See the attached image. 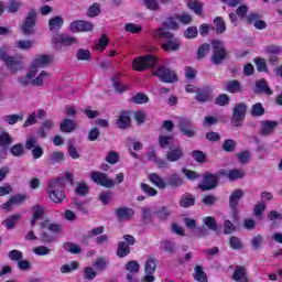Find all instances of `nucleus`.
Wrapping results in <instances>:
<instances>
[{
  "label": "nucleus",
  "mask_w": 282,
  "mask_h": 282,
  "mask_svg": "<svg viewBox=\"0 0 282 282\" xmlns=\"http://www.w3.org/2000/svg\"><path fill=\"white\" fill-rule=\"evenodd\" d=\"M229 246L232 250H242L243 249V242L239 237L231 236L229 238Z\"/></svg>",
  "instance_id": "nucleus-52"
},
{
  "label": "nucleus",
  "mask_w": 282,
  "mask_h": 282,
  "mask_svg": "<svg viewBox=\"0 0 282 282\" xmlns=\"http://www.w3.org/2000/svg\"><path fill=\"white\" fill-rule=\"evenodd\" d=\"M236 158L238 159V162H240V164H248V162H250V159L252 158V153L250 152V150H245L236 154Z\"/></svg>",
  "instance_id": "nucleus-50"
},
{
  "label": "nucleus",
  "mask_w": 282,
  "mask_h": 282,
  "mask_svg": "<svg viewBox=\"0 0 282 282\" xmlns=\"http://www.w3.org/2000/svg\"><path fill=\"white\" fill-rule=\"evenodd\" d=\"M115 215L117 217V221L122 224V221H131L135 215V210L131 207H119L115 209Z\"/></svg>",
  "instance_id": "nucleus-15"
},
{
  "label": "nucleus",
  "mask_w": 282,
  "mask_h": 282,
  "mask_svg": "<svg viewBox=\"0 0 282 282\" xmlns=\"http://www.w3.org/2000/svg\"><path fill=\"white\" fill-rule=\"evenodd\" d=\"M61 131L63 133H72L74 129H76V122L72 119H64L59 126Z\"/></svg>",
  "instance_id": "nucleus-38"
},
{
  "label": "nucleus",
  "mask_w": 282,
  "mask_h": 282,
  "mask_svg": "<svg viewBox=\"0 0 282 282\" xmlns=\"http://www.w3.org/2000/svg\"><path fill=\"white\" fill-rule=\"evenodd\" d=\"M12 142H14L12 135H10L4 129H0V151H3V156L6 155V151H8V147H10Z\"/></svg>",
  "instance_id": "nucleus-18"
},
{
  "label": "nucleus",
  "mask_w": 282,
  "mask_h": 282,
  "mask_svg": "<svg viewBox=\"0 0 282 282\" xmlns=\"http://www.w3.org/2000/svg\"><path fill=\"white\" fill-rule=\"evenodd\" d=\"M154 215H156L160 221H166V219L171 217V208H169V206L163 205L154 212Z\"/></svg>",
  "instance_id": "nucleus-29"
},
{
  "label": "nucleus",
  "mask_w": 282,
  "mask_h": 282,
  "mask_svg": "<svg viewBox=\"0 0 282 282\" xmlns=\"http://www.w3.org/2000/svg\"><path fill=\"white\" fill-rule=\"evenodd\" d=\"M164 28L166 30H180V24L175 21V18L170 17L163 22Z\"/></svg>",
  "instance_id": "nucleus-63"
},
{
  "label": "nucleus",
  "mask_w": 282,
  "mask_h": 282,
  "mask_svg": "<svg viewBox=\"0 0 282 282\" xmlns=\"http://www.w3.org/2000/svg\"><path fill=\"white\" fill-rule=\"evenodd\" d=\"M100 12H102L100 3L95 2L87 9V17H89V19H94V17H99Z\"/></svg>",
  "instance_id": "nucleus-43"
},
{
  "label": "nucleus",
  "mask_w": 282,
  "mask_h": 282,
  "mask_svg": "<svg viewBox=\"0 0 282 282\" xmlns=\"http://www.w3.org/2000/svg\"><path fill=\"white\" fill-rule=\"evenodd\" d=\"M250 246L253 252L261 250L263 246V236L261 234L253 236L250 240Z\"/></svg>",
  "instance_id": "nucleus-31"
},
{
  "label": "nucleus",
  "mask_w": 282,
  "mask_h": 282,
  "mask_svg": "<svg viewBox=\"0 0 282 282\" xmlns=\"http://www.w3.org/2000/svg\"><path fill=\"white\" fill-rule=\"evenodd\" d=\"M23 115H8L3 117V121L7 122V124H17V122H22Z\"/></svg>",
  "instance_id": "nucleus-53"
},
{
  "label": "nucleus",
  "mask_w": 282,
  "mask_h": 282,
  "mask_svg": "<svg viewBox=\"0 0 282 282\" xmlns=\"http://www.w3.org/2000/svg\"><path fill=\"white\" fill-rule=\"evenodd\" d=\"M195 100L197 102H208L210 100V90L208 88H198Z\"/></svg>",
  "instance_id": "nucleus-34"
},
{
  "label": "nucleus",
  "mask_w": 282,
  "mask_h": 282,
  "mask_svg": "<svg viewBox=\"0 0 282 282\" xmlns=\"http://www.w3.org/2000/svg\"><path fill=\"white\" fill-rule=\"evenodd\" d=\"M63 248L66 250V252H70V254H80V252H83V249L73 242H65Z\"/></svg>",
  "instance_id": "nucleus-47"
},
{
  "label": "nucleus",
  "mask_w": 282,
  "mask_h": 282,
  "mask_svg": "<svg viewBox=\"0 0 282 282\" xmlns=\"http://www.w3.org/2000/svg\"><path fill=\"white\" fill-rule=\"evenodd\" d=\"M52 64V55H36L32 65L31 70L39 74V69H43V67H47V65Z\"/></svg>",
  "instance_id": "nucleus-14"
},
{
  "label": "nucleus",
  "mask_w": 282,
  "mask_h": 282,
  "mask_svg": "<svg viewBox=\"0 0 282 282\" xmlns=\"http://www.w3.org/2000/svg\"><path fill=\"white\" fill-rule=\"evenodd\" d=\"M161 250H163V252H166L167 254H175V252H177V245L175 243V241L165 239L161 241Z\"/></svg>",
  "instance_id": "nucleus-25"
},
{
  "label": "nucleus",
  "mask_w": 282,
  "mask_h": 282,
  "mask_svg": "<svg viewBox=\"0 0 282 282\" xmlns=\"http://www.w3.org/2000/svg\"><path fill=\"white\" fill-rule=\"evenodd\" d=\"M247 111L248 106L246 102L236 104L231 115V127H241L243 120H246Z\"/></svg>",
  "instance_id": "nucleus-8"
},
{
  "label": "nucleus",
  "mask_w": 282,
  "mask_h": 282,
  "mask_svg": "<svg viewBox=\"0 0 282 282\" xmlns=\"http://www.w3.org/2000/svg\"><path fill=\"white\" fill-rule=\"evenodd\" d=\"M152 36L155 39H165V42L161 45L164 52H180L182 43L180 42V39L175 37L173 32L164 28H159L152 31Z\"/></svg>",
  "instance_id": "nucleus-1"
},
{
  "label": "nucleus",
  "mask_w": 282,
  "mask_h": 282,
  "mask_svg": "<svg viewBox=\"0 0 282 282\" xmlns=\"http://www.w3.org/2000/svg\"><path fill=\"white\" fill-rule=\"evenodd\" d=\"M70 32H91L94 23L85 20L73 21L69 25Z\"/></svg>",
  "instance_id": "nucleus-16"
},
{
  "label": "nucleus",
  "mask_w": 282,
  "mask_h": 282,
  "mask_svg": "<svg viewBox=\"0 0 282 282\" xmlns=\"http://www.w3.org/2000/svg\"><path fill=\"white\" fill-rule=\"evenodd\" d=\"M37 18L39 13L36 12V9H30L20 26L22 34L25 36H32V34L36 32L34 28H36Z\"/></svg>",
  "instance_id": "nucleus-4"
},
{
  "label": "nucleus",
  "mask_w": 282,
  "mask_h": 282,
  "mask_svg": "<svg viewBox=\"0 0 282 282\" xmlns=\"http://www.w3.org/2000/svg\"><path fill=\"white\" fill-rule=\"evenodd\" d=\"M65 192V178H53L48 182L46 193H48L50 199H56L54 193Z\"/></svg>",
  "instance_id": "nucleus-12"
},
{
  "label": "nucleus",
  "mask_w": 282,
  "mask_h": 282,
  "mask_svg": "<svg viewBox=\"0 0 282 282\" xmlns=\"http://www.w3.org/2000/svg\"><path fill=\"white\" fill-rule=\"evenodd\" d=\"M193 278L198 282H208V275L206 272H204V268L199 264L195 267Z\"/></svg>",
  "instance_id": "nucleus-30"
},
{
  "label": "nucleus",
  "mask_w": 282,
  "mask_h": 282,
  "mask_svg": "<svg viewBox=\"0 0 282 282\" xmlns=\"http://www.w3.org/2000/svg\"><path fill=\"white\" fill-rule=\"evenodd\" d=\"M226 175V171L220 170L218 173L213 174L210 172L205 173L202 184H198L199 191L206 193V191H213L219 186V180Z\"/></svg>",
  "instance_id": "nucleus-2"
},
{
  "label": "nucleus",
  "mask_w": 282,
  "mask_h": 282,
  "mask_svg": "<svg viewBox=\"0 0 282 282\" xmlns=\"http://www.w3.org/2000/svg\"><path fill=\"white\" fill-rule=\"evenodd\" d=\"M178 206H181V208H191V206H195V195L191 193L183 194L178 202Z\"/></svg>",
  "instance_id": "nucleus-24"
},
{
  "label": "nucleus",
  "mask_w": 282,
  "mask_h": 282,
  "mask_svg": "<svg viewBox=\"0 0 282 282\" xmlns=\"http://www.w3.org/2000/svg\"><path fill=\"white\" fill-rule=\"evenodd\" d=\"M204 226L208 228L209 230H213V232H219V226L217 225V219L213 216H207L203 219Z\"/></svg>",
  "instance_id": "nucleus-39"
},
{
  "label": "nucleus",
  "mask_w": 282,
  "mask_h": 282,
  "mask_svg": "<svg viewBox=\"0 0 282 282\" xmlns=\"http://www.w3.org/2000/svg\"><path fill=\"white\" fill-rule=\"evenodd\" d=\"M228 51L221 40L212 41V63L213 65H221L228 58Z\"/></svg>",
  "instance_id": "nucleus-3"
},
{
  "label": "nucleus",
  "mask_w": 282,
  "mask_h": 282,
  "mask_svg": "<svg viewBox=\"0 0 282 282\" xmlns=\"http://www.w3.org/2000/svg\"><path fill=\"white\" fill-rule=\"evenodd\" d=\"M67 153L72 160H78L80 158L78 149L72 142H68Z\"/></svg>",
  "instance_id": "nucleus-62"
},
{
  "label": "nucleus",
  "mask_w": 282,
  "mask_h": 282,
  "mask_svg": "<svg viewBox=\"0 0 282 282\" xmlns=\"http://www.w3.org/2000/svg\"><path fill=\"white\" fill-rule=\"evenodd\" d=\"M208 52H210V44L204 43L198 47L197 58H204Z\"/></svg>",
  "instance_id": "nucleus-64"
},
{
  "label": "nucleus",
  "mask_w": 282,
  "mask_h": 282,
  "mask_svg": "<svg viewBox=\"0 0 282 282\" xmlns=\"http://www.w3.org/2000/svg\"><path fill=\"white\" fill-rule=\"evenodd\" d=\"M34 45V42L30 40H19L14 43V47L18 50H22L23 52H26L28 50H32Z\"/></svg>",
  "instance_id": "nucleus-44"
},
{
  "label": "nucleus",
  "mask_w": 282,
  "mask_h": 282,
  "mask_svg": "<svg viewBox=\"0 0 282 282\" xmlns=\"http://www.w3.org/2000/svg\"><path fill=\"white\" fill-rule=\"evenodd\" d=\"M65 160V153L63 152H52L47 159L50 165L61 164Z\"/></svg>",
  "instance_id": "nucleus-40"
},
{
  "label": "nucleus",
  "mask_w": 282,
  "mask_h": 282,
  "mask_svg": "<svg viewBox=\"0 0 282 282\" xmlns=\"http://www.w3.org/2000/svg\"><path fill=\"white\" fill-rule=\"evenodd\" d=\"M78 261H73L70 264H63L59 269L62 274H69L73 270H78Z\"/></svg>",
  "instance_id": "nucleus-60"
},
{
  "label": "nucleus",
  "mask_w": 282,
  "mask_h": 282,
  "mask_svg": "<svg viewBox=\"0 0 282 282\" xmlns=\"http://www.w3.org/2000/svg\"><path fill=\"white\" fill-rule=\"evenodd\" d=\"M126 270L130 272V274H138V272H140V263L135 260H131L126 263Z\"/></svg>",
  "instance_id": "nucleus-57"
},
{
  "label": "nucleus",
  "mask_w": 282,
  "mask_h": 282,
  "mask_svg": "<svg viewBox=\"0 0 282 282\" xmlns=\"http://www.w3.org/2000/svg\"><path fill=\"white\" fill-rule=\"evenodd\" d=\"M276 121L272 120H264L260 122V135H263L264 138L268 135H272L274 133V129L278 127Z\"/></svg>",
  "instance_id": "nucleus-17"
},
{
  "label": "nucleus",
  "mask_w": 282,
  "mask_h": 282,
  "mask_svg": "<svg viewBox=\"0 0 282 282\" xmlns=\"http://www.w3.org/2000/svg\"><path fill=\"white\" fill-rule=\"evenodd\" d=\"M153 76H156L161 83H170L171 85L180 80L175 70L166 66H159L155 70H153Z\"/></svg>",
  "instance_id": "nucleus-7"
},
{
  "label": "nucleus",
  "mask_w": 282,
  "mask_h": 282,
  "mask_svg": "<svg viewBox=\"0 0 282 282\" xmlns=\"http://www.w3.org/2000/svg\"><path fill=\"white\" fill-rule=\"evenodd\" d=\"M52 127H54V123L52 122V120L50 119L44 120V122L42 123V127L37 131V135L40 138H45L47 133L52 131Z\"/></svg>",
  "instance_id": "nucleus-37"
},
{
  "label": "nucleus",
  "mask_w": 282,
  "mask_h": 282,
  "mask_svg": "<svg viewBox=\"0 0 282 282\" xmlns=\"http://www.w3.org/2000/svg\"><path fill=\"white\" fill-rule=\"evenodd\" d=\"M90 180L95 182V184L104 186V188H113V186H116V181L109 178L105 172L93 171L90 173Z\"/></svg>",
  "instance_id": "nucleus-10"
},
{
  "label": "nucleus",
  "mask_w": 282,
  "mask_h": 282,
  "mask_svg": "<svg viewBox=\"0 0 282 282\" xmlns=\"http://www.w3.org/2000/svg\"><path fill=\"white\" fill-rule=\"evenodd\" d=\"M118 129H129L131 127V113L129 111H122L116 121Z\"/></svg>",
  "instance_id": "nucleus-19"
},
{
  "label": "nucleus",
  "mask_w": 282,
  "mask_h": 282,
  "mask_svg": "<svg viewBox=\"0 0 282 282\" xmlns=\"http://www.w3.org/2000/svg\"><path fill=\"white\" fill-rule=\"evenodd\" d=\"M32 217H34V219H43V217L45 216V206L34 205L32 207Z\"/></svg>",
  "instance_id": "nucleus-48"
},
{
  "label": "nucleus",
  "mask_w": 282,
  "mask_h": 282,
  "mask_svg": "<svg viewBox=\"0 0 282 282\" xmlns=\"http://www.w3.org/2000/svg\"><path fill=\"white\" fill-rule=\"evenodd\" d=\"M165 158L167 162H177L178 160H182V158H184V150H182L181 147L172 149L166 153Z\"/></svg>",
  "instance_id": "nucleus-23"
},
{
  "label": "nucleus",
  "mask_w": 282,
  "mask_h": 282,
  "mask_svg": "<svg viewBox=\"0 0 282 282\" xmlns=\"http://www.w3.org/2000/svg\"><path fill=\"white\" fill-rule=\"evenodd\" d=\"M246 176V172L241 170H231L229 172H225L224 177H228L230 182H236V180H243Z\"/></svg>",
  "instance_id": "nucleus-35"
},
{
  "label": "nucleus",
  "mask_w": 282,
  "mask_h": 282,
  "mask_svg": "<svg viewBox=\"0 0 282 282\" xmlns=\"http://www.w3.org/2000/svg\"><path fill=\"white\" fill-rule=\"evenodd\" d=\"M237 149V141L232 139H227L223 143V150L226 151L227 153H232Z\"/></svg>",
  "instance_id": "nucleus-59"
},
{
  "label": "nucleus",
  "mask_w": 282,
  "mask_h": 282,
  "mask_svg": "<svg viewBox=\"0 0 282 282\" xmlns=\"http://www.w3.org/2000/svg\"><path fill=\"white\" fill-rule=\"evenodd\" d=\"M246 195V192L243 189L238 188L231 192L229 195V208L232 212L234 217H237L239 215V203L241 199H243V196Z\"/></svg>",
  "instance_id": "nucleus-11"
},
{
  "label": "nucleus",
  "mask_w": 282,
  "mask_h": 282,
  "mask_svg": "<svg viewBox=\"0 0 282 282\" xmlns=\"http://www.w3.org/2000/svg\"><path fill=\"white\" fill-rule=\"evenodd\" d=\"M10 153L13 158H22V155H25V148L22 143L14 144L11 147Z\"/></svg>",
  "instance_id": "nucleus-45"
},
{
  "label": "nucleus",
  "mask_w": 282,
  "mask_h": 282,
  "mask_svg": "<svg viewBox=\"0 0 282 282\" xmlns=\"http://www.w3.org/2000/svg\"><path fill=\"white\" fill-rule=\"evenodd\" d=\"M131 100L135 105H144L149 100V96H147L144 93H137L131 97Z\"/></svg>",
  "instance_id": "nucleus-56"
},
{
  "label": "nucleus",
  "mask_w": 282,
  "mask_h": 282,
  "mask_svg": "<svg viewBox=\"0 0 282 282\" xmlns=\"http://www.w3.org/2000/svg\"><path fill=\"white\" fill-rule=\"evenodd\" d=\"M166 185L171 188H180L184 184V178L177 173H172L166 177Z\"/></svg>",
  "instance_id": "nucleus-21"
},
{
  "label": "nucleus",
  "mask_w": 282,
  "mask_h": 282,
  "mask_svg": "<svg viewBox=\"0 0 282 282\" xmlns=\"http://www.w3.org/2000/svg\"><path fill=\"white\" fill-rule=\"evenodd\" d=\"M158 268V260L155 258H149L145 263V274H153Z\"/></svg>",
  "instance_id": "nucleus-49"
},
{
  "label": "nucleus",
  "mask_w": 282,
  "mask_h": 282,
  "mask_svg": "<svg viewBox=\"0 0 282 282\" xmlns=\"http://www.w3.org/2000/svg\"><path fill=\"white\" fill-rule=\"evenodd\" d=\"M19 219H21V216L19 214L9 216L6 220L2 221V224L6 226L8 230H12L19 223Z\"/></svg>",
  "instance_id": "nucleus-42"
},
{
  "label": "nucleus",
  "mask_w": 282,
  "mask_h": 282,
  "mask_svg": "<svg viewBox=\"0 0 282 282\" xmlns=\"http://www.w3.org/2000/svg\"><path fill=\"white\" fill-rule=\"evenodd\" d=\"M215 104L218 105V107H226L230 105V96H228V94H221L216 97Z\"/></svg>",
  "instance_id": "nucleus-58"
},
{
  "label": "nucleus",
  "mask_w": 282,
  "mask_h": 282,
  "mask_svg": "<svg viewBox=\"0 0 282 282\" xmlns=\"http://www.w3.org/2000/svg\"><path fill=\"white\" fill-rule=\"evenodd\" d=\"M77 61H90L91 59V52L89 50L79 48L76 53Z\"/></svg>",
  "instance_id": "nucleus-55"
},
{
  "label": "nucleus",
  "mask_w": 282,
  "mask_h": 282,
  "mask_svg": "<svg viewBox=\"0 0 282 282\" xmlns=\"http://www.w3.org/2000/svg\"><path fill=\"white\" fill-rule=\"evenodd\" d=\"M149 180L150 182H152V184H154V186H156V188H161V189L166 188V183L164 182V178L160 176V174L151 173L149 174Z\"/></svg>",
  "instance_id": "nucleus-32"
},
{
  "label": "nucleus",
  "mask_w": 282,
  "mask_h": 282,
  "mask_svg": "<svg viewBox=\"0 0 282 282\" xmlns=\"http://www.w3.org/2000/svg\"><path fill=\"white\" fill-rule=\"evenodd\" d=\"M111 82L113 84L115 90L118 91V94H122L123 91H127L129 89V86H124L120 82V74L117 73L112 76Z\"/></svg>",
  "instance_id": "nucleus-33"
},
{
  "label": "nucleus",
  "mask_w": 282,
  "mask_h": 282,
  "mask_svg": "<svg viewBox=\"0 0 282 282\" xmlns=\"http://www.w3.org/2000/svg\"><path fill=\"white\" fill-rule=\"evenodd\" d=\"M177 127L185 138H195L197 135V129L193 127V120L186 117H180L177 121Z\"/></svg>",
  "instance_id": "nucleus-9"
},
{
  "label": "nucleus",
  "mask_w": 282,
  "mask_h": 282,
  "mask_svg": "<svg viewBox=\"0 0 282 282\" xmlns=\"http://www.w3.org/2000/svg\"><path fill=\"white\" fill-rule=\"evenodd\" d=\"M63 23H65V21L61 18V15L51 18L48 20V30L51 32H54V30H61V28H63Z\"/></svg>",
  "instance_id": "nucleus-36"
},
{
  "label": "nucleus",
  "mask_w": 282,
  "mask_h": 282,
  "mask_svg": "<svg viewBox=\"0 0 282 282\" xmlns=\"http://www.w3.org/2000/svg\"><path fill=\"white\" fill-rule=\"evenodd\" d=\"M225 91L229 94H239L241 93V84L237 79L229 80L225 84Z\"/></svg>",
  "instance_id": "nucleus-27"
},
{
  "label": "nucleus",
  "mask_w": 282,
  "mask_h": 282,
  "mask_svg": "<svg viewBox=\"0 0 282 282\" xmlns=\"http://www.w3.org/2000/svg\"><path fill=\"white\" fill-rule=\"evenodd\" d=\"M78 40L76 37L70 36L66 33H56L52 37V43L56 45L55 47L59 50L58 45H64L65 47H69L74 45V43H77Z\"/></svg>",
  "instance_id": "nucleus-13"
},
{
  "label": "nucleus",
  "mask_w": 282,
  "mask_h": 282,
  "mask_svg": "<svg viewBox=\"0 0 282 282\" xmlns=\"http://www.w3.org/2000/svg\"><path fill=\"white\" fill-rule=\"evenodd\" d=\"M182 173H184L186 180H191L192 182H195V180H199L202 177V174L186 167L182 169Z\"/></svg>",
  "instance_id": "nucleus-54"
},
{
  "label": "nucleus",
  "mask_w": 282,
  "mask_h": 282,
  "mask_svg": "<svg viewBox=\"0 0 282 282\" xmlns=\"http://www.w3.org/2000/svg\"><path fill=\"white\" fill-rule=\"evenodd\" d=\"M256 94H265V96H272V88L268 85V80L260 79L256 82Z\"/></svg>",
  "instance_id": "nucleus-20"
},
{
  "label": "nucleus",
  "mask_w": 282,
  "mask_h": 282,
  "mask_svg": "<svg viewBox=\"0 0 282 282\" xmlns=\"http://www.w3.org/2000/svg\"><path fill=\"white\" fill-rule=\"evenodd\" d=\"M158 65V57L155 55H144L137 57L132 62V67L135 72H144V69H152Z\"/></svg>",
  "instance_id": "nucleus-6"
},
{
  "label": "nucleus",
  "mask_w": 282,
  "mask_h": 282,
  "mask_svg": "<svg viewBox=\"0 0 282 282\" xmlns=\"http://www.w3.org/2000/svg\"><path fill=\"white\" fill-rule=\"evenodd\" d=\"M214 30L216 34H224V32H226V22L224 21V18L217 17L214 20Z\"/></svg>",
  "instance_id": "nucleus-41"
},
{
  "label": "nucleus",
  "mask_w": 282,
  "mask_h": 282,
  "mask_svg": "<svg viewBox=\"0 0 282 282\" xmlns=\"http://www.w3.org/2000/svg\"><path fill=\"white\" fill-rule=\"evenodd\" d=\"M187 6L189 10H193V12H195V14L202 17V3H199L197 0H189Z\"/></svg>",
  "instance_id": "nucleus-61"
},
{
  "label": "nucleus",
  "mask_w": 282,
  "mask_h": 282,
  "mask_svg": "<svg viewBox=\"0 0 282 282\" xmlns=\"http://www.w3.org/2000/svg\"><path fill=\"white\" fill-rule=\"evenodd\" d=\"M265 113V109L263 108V104L257 102L251 108V115L253 118H261Z\"/></svg>",
  "instance_id": "nucleus-51"
},
{
  "label": "nucleus",
  "mask_w": 282,
  "mask_h": 282,
  "mask_svg": "<svg viewBox=\"0 0 282 282\" xmlns=\"http://www.w3.org/2000/svg\"><path fill=\"white\" fill-rule=\"evenodd\" d=\"M232 280L236 282H249L248 281V272L246 271V267L237 268L234 271Z\"/></svg>",
  "instance_id": "nucleus-26"
},
{
  "label": "nucleus",
  "mask_w": 282,
  "mask_h": 282,
  "mask_svg": "<svg viewBox=\"0 0 282 282\" xmlns=\"http://www.w3.org/2000/svg\"><path fill=\"white\" fill-rule=\"evenodd\" d=\"M130 253L131 247H129V243L120 241L117 247V257H119V259H124V257L129 256Z\"/></svg>",
  "instance_id": "nucleus-28"
},
{
  "label": "nucleus",
  "mask_w": 282,
  "mask_h": 282,
  "mask_svg": "<svg viewBox=\"0 0 282 282\" xmlns=\"http://www.w3.org/2000/svg\"><path fill=\"white\" fill-rule=\"evenodd\" d=\"M141 217L144 224H151L153 221V209L151 207H143L141 209Z\"/></svg>",
  "instance_id": "nucleus-46"
},
{
  "label": "nucleus",
  "mask_w": 282,
  "mask_h": 282,
  "mask_svg": "<svg viewBox=\"0 0 282 282\" xmlns=\"http://www.w3.org/2000/svg\"><path fill=\"white\" fill-rule=\"evenodd\" d=\"M0 61H3L6 67L10 69L11 74H17L23 69V56L21 55L12 56L8 53H1Z\"/></svg>",
  "instance_id": "nucleus-5"
},
{
  "label": "nucleus",
  "mask_w": 282,
  "mask_h": 282,
  "mask_svg": "<svg viewBox=\"0 0 282 282\" xmlns=\"http://www.w3.org/2000/svg\"><path fill=\"white\" fill-rule=\"evenodd\" d=\"M35 70L30 68L25 76L17 77V82L19 83L20 87H30V85H32V78H35Z\"/></svg>",
  "instance_id": "nucleus-22"
}]
</instances>
